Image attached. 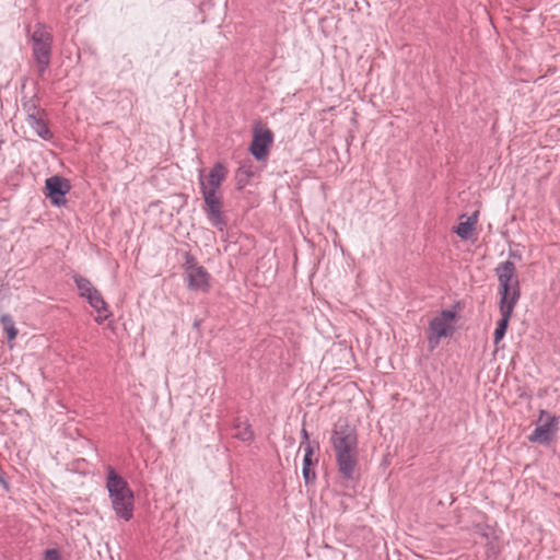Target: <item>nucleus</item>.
Here are the masks:
<instances>
[{
    "label": "nucleus",
    "mask_w": 560,
    "mask_h": 560,
    "mask_svg": "<svg viewBox=\"0 0 560 560\" xmlns=\"http://www.w3.org/2000/svg\"><path fill=\"white\" fill-rule=\"evenodd\" d=\"M33 58L35 60L38 77L44 78L50 66L52 54V34L43 23H37L31 35Z\"/></svg>",
    "instance_id": "20e7f679"
},
{
    "label": "nucleus",
    "mask_w": 560,
    "mask_h": 560,
    "mask_svg": "<svg viewBox=\"0 0 560 560\" xmlns=\"http://www.w3.org/2000/svg\"><path fill=\"white\" fill-rule=\"evenodd\" d=\"M252 175H253V172H252L250 167H246V166L238 167L236 171V174H235L236 188L238 190L243 189L247 185L248 179Z\"/></svg>",
    "instance_id": "aec40b11"
},
{
    "label": "nucleus",
    "mask_w": 560,
    "mask_h": 560,
    "mask_svg": "<svg viewBox=\"0 0 560 560\" xmlns=\"http://www.w3.org/2000/svg\"><path fill=\"white\" fill-rule=\"evenodd\" d=\"M228 174L229 170L223 163H215L210 170L207 178H203L202 175H200L199 183L201 192L210 191L218 194V190L222 183L226 179Z\"/></svg>",
    "instance_id": "1a4fd4ad"
},
{
    "label": "nucleus",
    "mask_w": 560,
    "mask_h": 560,
    "mask_svg": "<svg viewBox=\"0 0 560 560\" xmlns=\"http://www.w3.org/2000/svg\"><path fill=\"white\" fill-rule=\"evenodd\" d=\"M330 441L341 477L353 480L359 464L357 430L347 423L339 424L332 431Z\"/></svg>",
    "instance_id": "f03ea898"
},
{
    "label": "nucleus",
    "mask_w": 560,
    "mask_h": 560,
    "mask_svg": "<svg viewBox=\"0 0 560 560\" xmlns=\"http://www.w3.org/2000/svg\"><path fill=\"white\" fill-rule=\"evenodd\" d=\"M456 317V312L444 310L430 320L428 341L431 349L438 347L441 338L451 337L454 334L453 322Z\"/></svg>",
    "instance_id": "39448f33"
},
{
    "label": "nucleus",
    "mask_w": 560,
    "mask_h": 560,
    "mask_svg": "<svg viewBox=\"0 0 560 560\" xmlns=\"http://www.w3.org/2000/svg\"><path fill=\"white\" fill-rule=\"evenodd\" d=\"M272 142L273 133L270 129L256 127L249 145V152L257 161H262L268 156Z\"/></svg>",
    "instance_id": "0eeeda50"
},
{
    "label": "nucleus",
    "mask_w": 560,
    "mask_h": 560,
    "mask_svg": "<svg viewBox=\"0 0 560 560\" xmlns=\"http://www.w3.org/2000/svg\"><path fill=\"white\" fill-rule=\"evenodd\" d=\"M22 108L25 112L26 118L35 117L38 115H46L45 109L39 107L38 98L36 96L24 101Z\"/></svg>",
    "instance_id": "dca6fc26"
},
{
    "label": "nucleus",
    "mask_w": 560,
    "mask_h": 560,
    "mask_svg": "<svg viewBox=\"0 0 560 560\" xmlns=\"http://www.w3.org/2000/svg\"><path fill=\"white\" fill-rule=\"evenodd\" d=\"M476 224V214L469 217L465 222H460L455 230V233L463 240H468L474 231Z\"/></svg>",
    "instance_id": "a211bd4d"
},
{
    "label": "nucleus",
    "mask_w": 560,
    "mask_h": 560,
    "mask_svg": "<svg viewBox=\"0 0 560 560\" xmlns=\"http://www.w3.org/2000/svg\"><path fill=\"white\" fill-rule=\"evenodd\" d=\"M0 323L2 325L3 330L8 335V339L10 341L15 339V337L18 336L19 331H18V329L15 327V324H14V320H13L12 316L9 315V314H3L0 317Z\"/></svg>",
    "instance_id": "6ab92c4d"
},
{
    "label": "nucleus",
    "mask_w": 560,
    "mask_h": 560,
    "mask_svg": "<svg viewBox=\"0 0 560 560\" xmlns=\"http://www.w3.org/2000/svg\"><path fill=\"white\" fill-rule=\"evenodd\" d=\"M72 279L78 290L80 291V296L82 298H86L89 294L92 293L93 290L96 289L88 278L81 275L75 273L73 275Z\"/></svg>",
    "instance_id": "f3484780"
},
{
    "label": "nucleus",
    "mask_w": 560,
    "mask_h": 560,
    "mask_svg": "<svg viewBox=\"0 0 560 560\" xmlns=\"http://www.w3.org/2000/svg\"><path fill=\"white\" fill-rule=\"evenodd\" d=\"M184 277L187 283V288L190 291H200L203 293L209 292L211 287V276L203 266L192 268L190 271L184 273Z\"/></svg>",
    "instance_id": "9d476101"
},
{
    "label": "nucleus",
    "mask_w": 560,
    "mask_h": 560,
    "mask_svg": "<svg viewBox=\"0 0 560 560\" xmlns=\"http://www.w3.org/2000/svg\"><path fill=\"white\" fill-rule=\"evenodd\" d=\"M106 489L110 499L112 508L116 516L125 522L133 517L135 494L128 482L115 470L114 467L106 468Z\"/></svg>",
    "instance_id": "7ed1b4c3"
},
{
    "label": "nucleus",
    "mask_w": 560,
    "mask_h": 560,
    "mask_svg": "<svg viewBox=\"0 0 560 560\" xmlns=\"http://www.w3.org/2000/svg\"><path fill=\"white\" fill-rule=\"evenodd\" d=\"M85 299L88 300L89 304L98 313V316L96 317L98 323H103L108 318L110 313L108 312L107 303L97 289L93 290L92 293L89 294Z\"/></svg>",
    "instance_id": "f8f14e48"
},
{
    "label": "nucleus",
    "mask_w": 560,
    "mask_h": 560,
    "mask_svg": "<svg viewBox=\"0 0 560 560\" xmlns=\"http://www.w3.org/2000/svg\"><path fill=\"white\" fill-rule=\"evenodd\" d=\"M319 445L318 443L307 444L304 446V458H303V478L306 485L313 483L316 479V474L314 470H312V466L316 465L318 462V458L316 457L313 459L315 450H318Z\"/></svg>",
    "instance_id": "9b49d317"
},
{
    "label": "nucleus",
    "mask_w": 560,
    "mask_h": 560,
    "mask_svg": "<svg viewBox=\"0 0 560 560\" xmlns=\"http://www.w3.org/2000/svg\"><path fill=\"white\" fill-rule=\"evenodd\" d=\"M44 560H61L57 549H47L44 553Z\"/></svg>",
    "instance_id": "4be33fe9"
},
{
    "label": "nucleus",
    "mask_w": 560,
    "mask_h": 560,
    "mask_svg": "<svg viewBox=\"0 0 560 560\" xmlns=\"http://www.w3.org/2000/svg\"><path fill=\"white\" fill-rule=\"evenodd\" d=\"M45 189L47 190V198L50 199L54 206L60 207L66 205L65 196L70 190V183L61 176H51L45 182Z\"/></svg>",
    "instance_id": "6e6552de"
},
{
    "label": "nucleus",
    "mask_w": 560,
    "mask_h": 560,
    "mask_svg": "<svg viewBox=\"0 0 560 560\" xmlns=\"http://www.w3.org/2000/svg\"><path fill=\"white\" fill-rule=\"evenodd\" d=\"M494 271L499 281V311L501 318L497 323L493 341L499 343L506 332L513 311L521 298V285L513 261L505 260L500 262Z\"/></svg>",
    "instance_id": "f257e3e1"
},
{
    "label": "nucleus",
    "mask_w": 560,
    "mask_h": 560,
    "mask_svg": "<svg viewBox=\"0 0 560 560\" xmlns=\"http://www.w3.org/2000/svg\"><path fill=\"white\" fill-rule=\"evenodd\" d=\"M233 429L235 430L233 436L237 440L243 442H252L255 439V433L247 420L236 418L234 420Z\"/></svg>",
    "instance_id": "2eb2a0df"
},
{
    "label": "nucleus",
    "mask_w": 560,
    "mask_h": 560,
    "mask_svg": "<svg viewBox=\"0 0 560 560\" xmlns=\"http://www.w3.org/2000/svg\"><path fill=\"white\" fill-rule=\"evenodd\" d=\"M45 117L46 115H38L35 117L25 118V120L39 138L49 141L52 139L54 133L50 131L47 122L45 121Z\"/></svg>",
    "instance_id": "4468645a"
},
{
    "label": "nucleus",
    "mask_w": 560,
    "mask_h": 560,
    "mask_svg": "<svg viewBox=\"0 0 560 560\" xmlns=\"http://www.w3.org/2000/svg\"><path fill=\"white\" fill-rule=\"evenodd\" d=\"M301 434H302V442H301V444H300V447H303V448H304V446H305V445H307V444H312V443L310 442V435H308V432L306 431V429H305V428H303V429H302Z\"/></svg>",
    "instance_id": "5701e85b"
},
{
    "label": "nucleus",
    "mask_w": 560,
    "mask_h": 560,
    "mask_svg": "<svg viewBox=\"0 0 560 560\" xmlns=\"http://www.w3.org/2000/svg\"><path fill=\"white\" fill-rule=\"evenodd\" d=\"M557 425V419L552 417L548 422L536 427L533 433L529 435L530 442H538L546 444L550 441L553 433V429Z\"/></svg>",
    "instance_id": "ddd939ff"
},
{
    "label": "nucleus",
    "mask_w": 560,
    "mask_h": 560,
    "mask_svg": "<svg viewBox=\"0 0 560 560\" xmlns=\"http://www.w3.org/2000/svg\"><path fill=\"white\" fill-rule=\"evenodd\" d=\"M198 267H200V265L197 262L196 257L191 253L186 252L184 254V264H183L184 273L190 271L192 268H198Z\"/></svg>",
    "instance_id": "412c9836"
},
{
    "label": "nucleus",
    "mask_w": 560,
    "mask_h": 560,
    "mask_svg": "<svg viewBox=\"0 0 560 560\" xmlns=\"http://www.w3.org/2000/svg\"><path fill=\"white\" fill-rule=\"evenodd\" d=\"M205 201V212L207 214L208 221L214 228H219L220 230L226 225V220L223 215L222 211V199L218 194L203 191L201 192Z\"/></svg>",
    "instance_id": "423d86ee"
}]
</instances>
